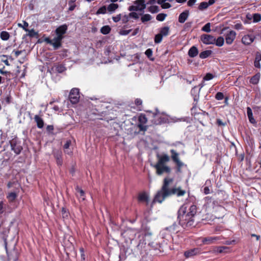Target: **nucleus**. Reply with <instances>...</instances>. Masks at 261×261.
<instances>
[{
    "label": "nucleus",
    "mask_w": 261,
    "mask_h": 261,
    "mask_svg": "<svg viewBox=\"0 0 261 261\" xmlns=\"http://www.w3.org/2000/svg\"><path fill=\"white\" fill-rule=\"evenodd\" d=\"M173 181V178H165L161 189L158 192L154 198V201L159 203L162 202L164 199L172 195L176 194L177 196H184L186 191L181 190L180 188H170V185Z\"/></svg>",
    "instance_id": "obj_1"
},
{
    "label": "nucleus",
    "mask_w": 261,
    "mask_h": 261,
    "mask_svg": "<svg viewBox=\"0 0 261 261\" xmlns=\"http://www.w3.org/2000/svg\"><path fill=\"white\" fill-rule=\"evenodd\" d=\"M158 162L153 166L156 169V173L158 175H161L164 173H169L171 172V168L166 165L170 161V157L167 154L157 155Z\"/></svg>",
    "instance_id": "obj_2"
},
{
    "label": "nucleus",
    "mask_w": 261,
    "mask_h": 261,
    "mask_svg": "<svg viewBox=\"0 0 261 261\" xmlns=\"http://www.w3.org/2000/svg\"><path fill=\"white\" fill-rule=\"evenodd\" d=\"M186 210L187 207L184 205L178 210L179 223L184 228L190 227L194 224V217L187 214Z\"/></svg>",
    "instance_id": "obj_3"
},
{
    "label": "nucleus",
    "mask_w": 261,
    "mask_h": 261,
    "mask_svg": "<svg viewBox=\"0 0 261 261\" xmlns=\"http://www.w3.org/2000/svg\"><path fill=\"white\" fill-rule=\"evenodd\" d=\"M146 7L145 0H137L134 2V5L129 6L128 10L129 11H144Z\"/></svg>",
    "instance_id": "obj_4"
},
{
    "label": "nucleus",
    "mask_w": 261,
    "mask_h": 261,
    "mask_svg": "<svg viewBox=\"0 0 261 261\" xmlns=\"http://www.w3.org/2000/svg\"><path fill=\"white\" fill-rule=\"evenodd\" d=\"M20 185H17L15 187V189L13 191L8 192L6 195V198L10 203L15 202V200L18 196L20 192Z\"/></svg>",
    "instance_id": "obj_5"
},
{
    "label": "nucleus",
    "mask_w": 261,
    "mask_h": 261,
    "mask_svg": "<svg viewBox=\"0 0 261 261\" xmlns=\"http://www.w3.org/2000/svg\"><path fill=\"white\" fill-rule=\"evenodd\" d=\"M69 98L72 103H77L80 99L79 89L76 88H72L69 93Z\"/></svg>",
    "instance_id": "obj_6"
},
{
    "label": "nucleus",
    "mask_w": 261,
    "mask_h": 261,
    "mask_svg": "<svg viewBox=\"0 0 261 261\" xmlns=\"http://www.w3.org/2000/svg\"><path fill=\"white\" fill-rule=\"evenodd\" d=\"M153 119L152 121L155 124H159L162 123L166 122V119L163 114L160 113V112L156 110V112L153 114Z\"/></svg>",
    "instance_id": "obj_7"
},
{
    "label": "nucleus",
    "mask_w": 261,
    "mask_h": 261,
    "mask_svg": "<svg viewBox=\"0 0 261 261\" xmlns=\"http://www.w3.org/2000/svg\"><path fill=\"white\" fill-rule=\"evenodd\" d=\"M200 40L204 44H215L216 38L211 35L203 34L200 36Z\"/></svg>",
    "instance_id": "obj_8"
},
{
    "label": "nucleus",
    "mask_w": 261,
    "mask_h": 261,
    "mask_svg": "<svg viewBox=\"0 0 261 261\" xmlns=\"http://www.w3.org/2000/svg\"><path fill=\"white\" fill-rule=\"evenodd\" d=\"M170 152L171 153V158L173 161L176 164L178 169H179L184 165V164L180 161L179 153L174 149L170 150Z\"/></svg>",
    "instance_id": "obj_9"
},
{
    "label": "nucleus",
    "mask_w": 261,
    "mask_h": 261,
    "mask_svg": "<svg viewBox=\"0 0 261 261\" xmlns=\"http://www.w3.org/2000/svg\"><path fill=\"white\" fill-rule=\"evenodd\" d=\"M63 38V37L57 36L51 40L47 39L46 41L47 43L52 45L55 49H57L61 46V41Z\"/></svg>",
    "instance_id": "obj_10"
},
{
    "label": "nucleus",
    "mask_w": 261,
    "mask_h": 261,
    "mask_svg": "<svg viewBox=\"0 0 261 261\" xmlns=\"http://www.w3.org/2000/svg\"><path fill=\"white\" fill-rule=\"evenodd\" d=\"M255 36L253 34H247L243 36L242 43L245 45H250L255 40Z\"/></svg>",
    "instance_id": "obj_11"
},
{
    "label": "nucleus",
    "mask_w": 261,
    "mask_h": 261,
    "mask_svg": "<svg viewBox=\"0 0 261 261\" xmlns=\"http://www.w3.org/2000/svg\"><path fill=\"white\" fill-rule=\"evenodd\" d=\"M237 34L235 31L230 30L225 35V40L226 44H231L236 39Z\"/></svg>",
    "instance_id": "obj_12"
},
{
    "label": "nucleus",
    "mask_w": 261,
    "mask_h": 261,
    "mask_svg": "<svg viewBox=\"0 0 261 261\" xmlns=\"http://www.w3.org/2000/svg\"><path fill=\"white\" fill-rule=\"evenodd\" d=\"M221 239L220 237L212 236L203 238L202 239V242L203 244H212L215 243L217 241Z\"/></svg>",
    "instance_id": "obj_13"
},
{
    "label": "nucleus",
    "mask_w": 261,
    "mask_h": 261,
    "mask_svg": "<svg viewBox=\"0 0 261 261\" xmlns=\"http://www.w3.org/2000/svg\"><path fill=\"white\" fill-rule=\"evenodd\" d=\"M53 155L54 158L56 159V163L58 166H61L63 163L62 160V152L59 150H54L53 151Z\"/></svg>",
    "instance_id": "obj_14"
},
{
    "label": "nucleus",
    "mask_w": 261,
    "mask_h": 261,
    "mask_svg": "<svg viewBox=\"0 0 261 261\" xmlns=\"http://www.w3.org/2000/svg\"><path fill=\"white\" fill-rule=\"evenodd\" d=\"M6 249L8 256V261H17L18 259L17 252L15 250H13L10 252H8L7 250V246H6Z\"/></svg>",
    "instance_id": "obj_15"
},
{
    "label": "nucleus",
    "mask_w": 261,
    "mask_h": 261,
    "mask_svg": "<svg viewBox=\"0 0 261 261\" xmlns=\"http://www.w3.org/2000/svg\"><path fill=\"white\" fill-rule=\"evenodd\" d=\"M67 30V25L66 24H63L59 27L56 30V33L57 36L63 37V35L65 34Z\"/></svg>",
    "instance_id": "obj_16"
},
{
    "label": "nucleus",
    "mask_w": 261,
    "mask_h": 261,
    "mask_svg": "<svg viewBox=\"0 0 261 261\" xmlns=\"http://www.w3.org/2000/svg\"><path fill=\"white\" fill-rule=\"evenodd\" d=\"M136 234V231L133 229L129 228L124 232V237L128 240H133Z\"/></svg>",
    "instance_id": "obj_17"
},
{
    "label": "nucleus",
    "mask_w": 261,
    "mask_h": 261,
    "mask_svg": "<svg viewBox=\"0 0 261 261\" xmlns=\"http://www.w3.org/2000/svg\"><path fill=\"white\" fill-rule=\"evenodd\" d=\"M189 15V12L188 11H185L180 13L178 17V21L181 23H184L188 19Z\"/></svg>",
    "instance_id": "obj_18"
},
{
    "label": "nucleus",
    "mask_w": 261,
    "mask_h": 261,
    "mask_svg": "<svg viewBox=\"0 0 261 261\" xmlns=\"http://www.w3.org/2000/svg\"><path fill=\"white\" fill-rule=\"evenodd\" d=\"M11 149L14 151L16 154H19L22 149V147L20 145H18L13 142L11 143Z\"/></svg>",
    "instance_id": "obj_19"
},
{
    "label": "nucleus",
    "mask_w": 261,
    "mask_h": 261,
    "mask_svg": "<svg viewBox=\"0 0 261 261\" xmlns=\"http://www.w3.org/2000/svg\"><path fill=\"white\" fill-rule=\"evenodd\" d=\"M199 252V250L198 248H194L192 249L189 250H187L186 252H185V256L188 258L192 257L195 255L197 254Z\"/></svg>",
    "instance_id": "obj_20"
},
{
    "label": "nucleus",
    "mask_w": 261,
    "mask_h": 261,
    "mask_svg": "<svg viewBox=\"0 0 261 261\" xmlns=\"http://www.w3.org/2000/svg\"><path fill=\"white\" fill-rule=\"evenodd\" d=\"M76 196L80 201H84L85 199L84 191L78 186L76 187Z\"/></svg>",
    "instance_id": "obj_21"
},
{
    "label": "nucleus",
    "mask_w": 261,
    "mask_h": 261,
    "mask_svg": "<svg viewBox=\"0 0 261 261\" xmlns=\"http://www.w3.org/2000/svg\"><path fill=\"white\" fill-rule=\"evenodd\" d=\"M152 235V232L150 228L147 226H143L142 227V238L145 237L147 239H149Z\"/></svg>",
    "instance_id": "obj_22"
},
{
    "label": "nucleus",
    "mask_w": 261,
    "mask_h": 261,
    "mask_svg": "<svg viewBox=\"0 0 261 261\" xmlns=\"http://www.w3.org/2000/svg\"><path fill=\"white\" fill-rule=\"evenodd\" d=\"M247 114L249 122L252 124H256V122L255 119L253 118L252 111L250 107L247 108Z\"/></svg>",
    "instance_id": "obj_23"
},
{
    "label": "nucleus",
    "mask_w": 261,
    "mask_h": 261,
    "mask_svg": "<svg viewBox=\"0 0 261 261\" xmlns=\"http://www.w3.org/2000/svg\"><path fill=\"white\" fill-rule=\"evenodd\" d=\"M198 54V50L197 48L195 46H192L188 51V55L191 58H194Z\"/></svg>",
    "instance_id": "obj_24"
},
{
    "label": "nucleus",
    "mask_w": 261,
    "mask_h": 261,
    "mask_svg": "<svg viewBox=\"0 0 261 261\" xmlns=\"http://www.w3.org/2000/svg\"><path fill=\"white\" fill-rule=\"evenodd\" d=\"M34 120L37 123V126L39 128H42L44 126V121L43 119L38 115H35Z\"/></svg>",
    "instance_id": "obj_25"
},
{
    "label": "nucleus",
    "mask_w": 261,
    "mask_h": 261,
    "mask_svg": "<svg viewBox=\"0 0 261 261\" xmlns=\"http://www.w3.org/2000/svg\"><path fill=\"white\" fill-rule=\"evenodd\" d=\"M196 212H197L196 206L195 205L192 204L190 206L188 212L186 213L189 215H190V216H192L194 217L196 213Z\"/></svg>",
    "instance_id": "obj_26"
},
{
    "label": "nucleus",
    "mask_w": 261,
    "mask_h": 261,
    "mask_svg": "<svg viewBox=\"0 0 261 261\" xmlns=\"http://www.w3.org/2000/svg\"><path fill=\"white\" fill-rule=\"evenodd\" d=\"M148 11L151 13H156L160 11L159 7L157 5H152L147 7Z\"/></svg>",
    "instance_id": "obj_27"
},
{
    "label": "nucleus",
    "mask_w": 261,
    "mask_h": 261,
    "mask_svg": "<svg viewBox=\"0 0 261 261\" xmlns=\"http://www.w3.org/2000/svg\"><path fill=\"white\" fill-rule=\"evenodd\" d=\"M138 200L140 202H148V195L145 193H142L139 194L138 197Z\"/></svg>",
    "instance_id": "obj_28"
},
{
    "label": "nucleus",
    "mask_w": 261,
    "mask_h": 261,
    "mask_svg": "<svg viewBox=\"0 0 261 261\" xmlns=\"http://www.w3.org/2000/svg\"><path fill=\"white\" fill-rule=\"evenodd\" d=\"M152 18L151 15L149 14H143L141 17V20L142 23H145V22L151 20Z\"/></svg>",
    "instance_id": "obj_29"
},
{
    "label": "nucleus",
    "mask_w": 261,
    "mask_h": 261,
    "mask_svg": "<svg viewBox=\"0 0 261 261\" xmlns=\"http://www.w3.org/2000/svg\"><path fill=\"white\" fill-rule=\"evenodd\" d=\"M197 87L195 86L194 88H193L191 90V93L192 95H193V98L194 101H198L199 98V90L197 91Z\"/></svg>",
    "instance_id": "obj_30"
},
{
    "label": "nucleus",
    "mask_w": 261,
    "mask_h": 261,
    "mask_svg": "<svg viewBox=\"0 0 261 261\" xmlns=\"http://www.w3.org/2000/svg\"><path fill=\"white\" fill-rule=\"evenodd\" d=\"M259 79L260 74L257 73L251 78L250 82L253 85H256L258 83Z\"/></svg>",
    "instance_id": "obj_31"
},
{
    "label": "nucleus",
    "mask_w": 261,
    "mask_h": 261,
    "mask_svg": "<svg viewBox=\"0 0 261 261\" xmlns=\"http://www.w3.org/2000/svg\"><path fill=\"white\" fill-rule=\"evenodd\" d=\"M118 8V4H110L107 8V10L110 13H113L117 8Z\"/></svg>",
    "instance_id": "obj_32"
},
{
    "label": "nucleus",
    "mask_w": 261,
    "mask_h": 261,
    "mask_svg": "<svg viewBox=\"0 0 261 261\" xmlns=\"http://www.w3.org/2000/svg\"><path fill=\"white\" fill-rule=\"evenodd\" d=\"M10 35L7 31H2L0 34V38L2 40L7 41L10 38Z\"/></svg>",
    "instance_id": "obj_33"
},
{
    "label": "nucleus",
    "mask_w": 261,
    "mask_h": 261,
    "mask_svg": "<svg viewBox=\"0 0 261 261\" xmlns=\"http://www.w3.org/2000/svg\"><path fill=\"white\" fill-rule=\"evenodd\" d=\"M169 32V27H164L161 29L160 31V34L162 35L163 37L166 36L168 35Z\"/></svg>",
    "instance_id": "obj_34"
},
{
    "label": "nucleus",
    "mask_w": 261,
    "mask_h": 261,
    "mask_svg": "<svg viewBox=\"0 0 261 261\" xmlns=\"http://www.w3.org/2000/svg\"><path fill=\"white\" fill-rule=\"evenodd\" d=\"M212 54V51L210 50H205L202 51L199 54V57L201 59H205L208 57Z\"/></svg>",
    "instance_id": "obj_35"
},
{
    "label": "nucleus",
    "mask_w": 261,
    "mask_h": 261,
    "mask_svg": "<svg viewBox=\"0 0 261 261\" xmlns=\"http://www.w3.org/2000/svg\"><path fill=\"white\" fill-rule=\"evenodd\" d=\"M224 43V40L223 37L220 36L217 39H216V41L215 44L219 47H221L223 45Z\"/></svg>",
    "instance_id": "obj_36"
},
{
    "label": "nucleus",
    "mask_w": 261,
    "mask_h": 261,
    "mask_svg": "<svg viewBox=\"0 0 261 261\" xmlns=\"http://www.w3.org/2000/svg\"><path fill=\"white\" fill-rule=\"evenodd\" d=\"M177 225L175 224H173V225L170 226L169 227H167L165 231H169L171 233H174L177 231V230L176 229Z\"/></svg>",
    "instance_id": "obj_37"
},
{
    "label": "nucleus",
    "mask_w": 261,
    "mask_h": 261,
    "mask_svg": "<svg viewBox=\"0 0 261 261\" xmlns=\"http://www.w3.org/2000/svg\"><path fill=\"white\" fill-rule=\"evenodd\" d=\"M76 0H70L68 2L69 8L68 10L70 11H73L76 7Z\"/></svg>",
    "instance_id": "obj_38"
},
{
    "label": "nucleus",
    "mask_w": 261,
    "mask_h": 261,
    "mask_svg": "<svg viewBox=\"0 0 261 261\" xmlns=\"http://www.w3.org/2000/svg\"><path fill=\"white\" fill-rule=\"evenodd\" d=\"M111 28L109 25L102 27L100 29V32L104 35H107L110 33Z\"/></svg>",
    "instance_id": "obj_39"
},
{
    "label": "nucleus",
    "mask_w": 261,
    "mask_h": 261,
    "mask_svg": "<svg viewBox=\"0 0 261 261\" xmlns=\"http://www.w3.org/2000/svg\"><path fill=\"white\" fill-rule=\"evenodd\" d=\"M211 24L210 22L206 23L201 29V31L206 33H210L211 31Z\"/></svg>",
    "instance_id": "obj_40"
},
{
    "label": "nucleus",
    "mask_w": 261,
    "mask_h": 261,
    "mask_svg": "<svg viewBox=\"0 0 261 261\" xmlns=\"http://www.w3.org/2000/svg\"><path fill=\"white\" fill-rule=\"evenodd\" d=\"M107 8L105 6H103L100 8L98 9V10L96 11V14L99 15V14H105L107 13Z\"/></svg>",
    "instance_id": "obj_41"
},
{
    "label": "nucleus",
    "mask_w": 261,
    "mask_h": 261,
    "mask_svg": "<svg viewBox=\"0 0 261 261\" xmlns=\"http://www.w3.org/2000/svg\"><path fill=\"white\" fill-rule=\"evenodd\" d=\"M167 14L164 13H160L156 15V19L159 21H163L165 20Z\"/></svg>",
    "instance_id": "obj_42"
},
{
    "label": "nucleus",
    "mask_w": 261,
    "mask_h": 261,
    "mask_svg": "<svg viewBox=\"0 0 261 261\" xmlns=\"http://www.w3.org/2000/svg\"><path fill=\"white\" fill-rule=\"evenodd\" d=\"M139 121L141 124H145L147 121V118L146 117L145 115L141 114L139 117Z\"/></svg>",
    "instance_id": "obj_43"
},
{
    "label": "nucleus",
    "mask_w": 261,
    "mask_h": 261,
    "mask_svg": "<svg viewBox=\"0 0 261 261\" xmlns=\"http://www.w3.org/2000/svg\"><path fill=\"white\" fill-rule=\"evenodd\" d=\"M253 21L254 22H257L261 20V15L259 13H255L253 15Z\"/></svg>",
    "instance_id": "obj_44"
},
{
    "label": "nucleus",
    "mask_w": 261,
    "mask_h": 261,
    "mask_svg": "<svg viewBox=\"0 0 261 261\" xmlns=\"http://www.w3.org/2000/svg\"><path fill=\"white\" fill-rule=\"evenodd\" d=\"M61 214L62 218L64 219H65L68 218L69 215V212L67 211V210L65 208L63 207L61 211Z\"/></svg>",
    "instance_id": "obj_45"
},
{
    "label": "nucleus",
    "mask_w": 261,
    "mask_h": 261,
    "mask_svg": "<svg viewBox=\"0 0 261 261\" xmlns=\"http://www.w3.org/2000/svg\"><path fill=\"white\" fill-rule=\"evenodd\" d=\"M56 70L59 73H62L66 70V68L62 65H58L56 66Z\"/></svg>",
    "instance_id": "obj_46"
},
{
    "label": "nucleus",
    "mask_w": 261,
    "mask_h": 261,
    "mask_svg": "<svg viewBox=\"0 0 261 261\" xmlns=\"http://www.w3.org/2000/svg\"><path fill=\"white\" fill-rule=\"evenodd\" d=\"M208 4L206 2H201L199 6V9L200 10H202L204 9H206L208 8Z\"/></svg>",
    "instance_id": "obj_47"
},
{
    "label": "nucleus",
    "mask_w": 261,
    "mask_h": 261,
    "mask_svg": "<svg viewBox=\"0 0 261 261\" xmlns=\"http://www.w3.org/2000/svg\"><path fill=\"white\" fill-rule=\"evenodd\" d=\"M163 37L160 34H156L154 37V42L155 43H160L162 41Z\"/></svg>",
    "instance_id": "obj_48"
},
{
    "label": "nucleus",
    "mask_w": 261,
    "mask_h": 261,
    "mask_svg": "<svg viewBox=\"0 0 261 261\" xmlns=\"http://www.w3.org/2000/svg\"><path fill=\"white\" fill-rule=\"evenodd\" d=\"M23 24L21 23H18V27L23 28V29L25 30V31H28V29H27V27L29 26V23L25 21H23Z\"/></svg>",
    "instance_id": "obj_49"
},
{
    "label": "nucleus",
    "mask_w": 261,
    "mask_h": 261,
    "mask_svg": "<svg viewBox=\"0 0 261 261\" xmlns=\"http://www.w3.org/2000/svg\"><path fill=\"white\" fill-rule=\"evenodd\" d=\"M205 205L206 206H209L211 203H213V199L211 197H206L204 198Z\"/></svg>",
    "instance_id": "obj_50"
},
{
    "label": "nucleus",
    "mask_w": 261,
    "mask_h": 261,
    "mask_svg": "<svg viewBox=\"0 0 261 261\" xmlns=\"http://www.w3.org/2000/svg\"><path fill=\"white\" fill-rule=\"evenodd\" d=\"M0 73L2 74H6V79L7 80H10L11 79V73L8 71H3L2 69H0Z\"/></svg>",
    "instance_id": "obj_51"
},
{
    "label": "nucleus",
    "mask_w": 261,
    "mask_h": 261,
    "mask_svg": "<svg viewBox=\"0 0 261 261\" xmlns=\"http://www.w3.org/2000/svg\"><path fill=\"white\" fill-rule=\"evenodd\" d=\"M215 98L218 100H222L224 98L223 93L219 92L215 95Z\"/></svg>",
    "instance_id": "obj_52"
},
{
    "label": "nucleus",
    "mask_w": 261,
    "mask_h": 261,
    "mask_svg": "<svg viewBox=\"0 0 261 261\" xmlns=\"http://www.w3.org/2000/svg\"><path fill=\"white\" fill-rule=\"evenodd\" d=\"M228 248L224 246L217 247L216 251L219 253H222L224 252L225 250L227 249Z\"/></svg>",
    "instance_id": "obj_53"
},
{
    "label": "nucleus",
    "mask_w": 261,
    "mask_h": 261,
    "mask_svg": "<svg viewBox=\"0 0 261 261\" xmlns=\"http://www.w3.org/2000/svg\"><path fill=\"white\" fill-rule=\"evenodd\" d=\"M214 78V76L212 74L207 73L204 76L203 80L204 81H209Z\"/></svg>",
    "instance_id": "obj_54"
},
{
    "label": "nucleus",
    "mask_w": 261,
    "mask_h": 261,
    "mask_svg": "<svg viewBox=\"0 0 261 261\" xmlns=\"http://www.w3.org/2000/svg\"><path fill=\"white\" fill-rule=\"evenodd\" d=\"M129 18H130V17L129 16V14L128 15L125 14L122 17L121 19H122V22L124 23H127L129 21Z\"/></svg>",
    "instance_id": "obj_55"
},
{
    "label": "nucleus",
    "mask_w": 261,
    "mask_h": 261,
    "mask_svg": "<svg viewBox=\"0 0 261 261\" xmlns=\"http://www.w3.org/2000/svg\"><path fill=\"white\" fill-rule=\"evenodd\" d=\"M129 16L130 18H133L135 19H137L139 17L138 14L135 12H132L129 13Z\"/></svg>",
    "instance_id": "obj_56"
},
{
    "label": "nucleus",
    "mask_w": 261,
    "mask_h": 261,
    "mask_svg": "<svg viewBox=\"0 0 261 261\" xmlns=\"http://www.w3.org/2000/svg\"><path fill=\"white\" fill-rule=\"evenodd\" d=\"M27 32H28V35L31 37H34L37 34V33L33 29L31 30H28Z\"/></svg>",
    "instance_id": "obj_57"
},
{
    "label": "nucleus",
    "mask_w": 261,
    "mask_h": 261,
    "mask_svg": "<svg viewBox=\"0 0 261 261\" xmlns=\"http://www.w3.org/2000/svg\"><path fill=\"white\" fill-rule=\"evenodd\" d=\"M113 21L115 22H117L119 21L121 19V15L120 14L116 15V16H113L112 17Z\"/></svg>",
    "instance_id": "obj_58"
},
{
    "label": "nucleus",
    "mask_w": 261,
    "mask_h": 261,
    "mask_svg": "<svg viewBox=\"0 0 261 261\" xmlns=\"http://www.w3.org/2000/svg\"><path fill=\"white\" fill-rule=\"evenodd\" d=\"M5 211V204L3 201H0V215L2 214Z\"/></svg>",
    "instance_id": "obj_59"
},
{
    "label": "nucleus",
    "mask_w": 261,
    "mask_h": 261,
    "mask_svg": "<svg viewBox=\"0 0 261 261\" xmlns=\"http://www.w3.org/2000/svg\"><path fill=\"white\" fill-rule=\"evenodd\" d=\"M145 54L148 58H150L152 55V50L151 49L148 48L145 51Z\"/></svg>",
    "instance_id": "obj_60"
},
{
    "label": "nucleus",
    "mask_w": 261,
    "mask_h": 261,
    "mask_svg": "<svg viewBox=\"0 0 261 261\" xmlns=\"http://www.w3.org/2000/svg\"><path fill=\"white\" fill-rule=\"evenodd\" d=\"M132 31V30H122L120 31V34L121 35H128L130 32Z\"/></svg>",
    "instance_id": "obj_61"
},
{
    "label": "nucleus",
    "mask_w": 261,
    "mask_h": 261,
    "mask_svg": "<svg viewBox=\"0 0 261 261\" xmlns=\"http://www.w3.org/2000/svg\"><path fill=\"white\" fill-rule=\"evenodd\" d=\"M234 28L238 30H242L243 29V26L241 23H238L234 25Z\"/></svg>",
    "instance_id": "obj_62"
},
{
    "label": "nucleus",
    "mask_w": 261,
    "mask_h": 261,
    "mask_svg": "<svg viewBox=\"0 0 261 261\" xmlns=\"http://www.w3.org/2000/svg\"><path fill=\"white\" fill-rule=\"evenodd\" d=\"M161 7L163 9H168L171 7V5L168 3H164L162 4Z\"/></svg>",
    "instance_id": "obj_63"
},
{
    "label": "nucleus",
    "mask_w": 261,
    "mask_h": 261,
    "mask_svg": "<svg viewBox=\"0 0 261 261\" xmlns=\"http://www.w3.org/2000/svg\"><path fill=\"white\" fill-rule=\"evenodd\" d=\"M255 61L260 62L261 61V53L257 52L255 56Z\"/></svg>",
    "instance_id": "obj_64"
}]
</instances>
